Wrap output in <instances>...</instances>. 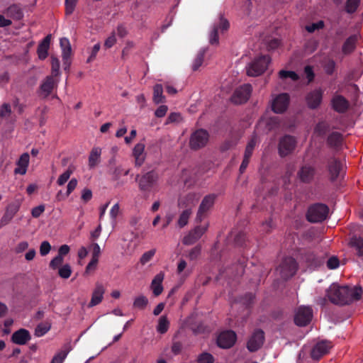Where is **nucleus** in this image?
Segmentation results:
<instances>
[{
  "label": "nucleus",
  "instance_id": "39448f33",
  "mask_svg": "<svg viewBox=\"0 0 363 363\" xmlns=\"http://www.w3.org/2000/svg\"><path fill=\"white\" fill-rule=\"evenodd\" d=\"M296 270L297 264L295 259L291 257H287L277 269V272L283 279H286L292 277L296 273Z\"/></svg>",
  "mask_w": 363,
  "mask_h": 363
},
{
  "label": "nucleus",
  "instance_id": "c756f323",
  "mask_svg": "<svg viewBox=\"0 0 363 363\" xmlns=\"http://www.w3.org/2000/svg\"><path fill=\"white\" fill-rule=\"evenodd\" d=\"M349 246L354 249L356 252V254L359 257L363 256V238L361 237H357L356 235H353L350 238L349 243Z\"/></svg>",
  "mask_w": 363,
  "mask_h": 363
},
{
  "label": "nucleus",
  "instance_id": "49530a36",
  "mask_svg": "<svg viewBox=\"0 0 363 363\" xmlns=\"http://www.w3.org/2000/svg\"><path fill=\"white\" fill-rule=\"evenodd\" d=\"M148 303L147 298L143 295L136 297L133 302V306L139 309H143Z\"/></svg>",
  "mask_w": 363,
  "mask_h": 363
},
{
  "label": "nucleus",
  "instance_id": "a19ab883",
  "mask_svg": "<svg viewBox=\"0 0 363 363\" xmlns=\"http://www.w3.org/2000/svg\"><path fill=\"white\" fill-rule=\"evenodd\" d=\"M191 213L192 211L190 208H186L182 211L178 220V225L180 228H182L187 224Z\"/></svg>",
  "mask_w": 363,
  "mask_h": 363
},
{
  "label": "nucleus",
  "instance_id": "052dcab7",
  "mask_svg": "<svg viewBox=\"0 0 363 363\" xmlns=\"http://www.w3.org/2000/svg\"><path fill=\"white\" fill-rule=\"evenodd\" d=\"M78 0H65L66 14H72L75 9Z\"/></svg>",
  "mask_w": 363,
  "mask_h": 363
},
{
  "label": "nucleus",
  "instance_id": "0eeeda50",
  "mask_svg": "<svg viewBox=\"0 0 363 363\" xmlns=\"http://www.w3.org/2000/svg\"><path fill=\"white\" fill-rule=\"evenodd\" d=\"M313 317V311L309 306H300L294 316V322L297 325L304 326L310 323Z\"/></svg>",
  "mask_w": 363,
  "mask_h": 363
},
{
  "label": "nucleus",
  "instance_id": "13d9d810",
  "mask_svg": "<svg viewBox=\"0 0 363 363\" xmlns=\"http://www.w3.org/2000/svg\"><path fill=\"white\" fill-rule=\"evenodd\" d=\"M51 245L48 241H43L40 245V254L41 256H46L51 250Z\"/></svg>",
  "mask_w": 363,
  "mask_h": 363
},
{
  "label": "nucleus",
  "instance_id": "c9c22d12",
  "mask_svg": "<svg viewBox=\"0 0 363 363\" xmlns=\"http://www.w3.org/2000/svg\"><path fill=\"white\" fill-rule=\"evenodd\" d=\"M279 77L283 82H296L298 79V75L294 71L281 69L279 72Z\"/></svg>",
  "mask_w": 363,
  "mask_h": 363
},
{
  "label": "nucleus",
  "instance_id": "864d4df0",
  "mask_svg": "<svg viewBox=\"0 0 363 363\" xmlns=\"http://www.w3.org/2000/svg\"><path fill=\"white\" fill-rule=\"evenodd\" d=\"M52 75L57 77L60 75V61L55 57H51Z\"/></svg>",
  "mask_w": 363,
  "mask_h": 363
},
{
  "label": "nucleus",
  "instance_id": "680f3d73",
  "mask_svg": "<svg viewBox=\"0 0 363 363\" xmlns=\"http://www.w3.org/2000/svg\"><path fill=\"white\" fill-rule=\"evenodd\" d=\"M50 328V327L49 325L40 324L35 328V335L38 337H41L44 335L45 333H47L49 331Z\"/></svg>",
  "mask_w": 363,
  "mask_h": 363
},
{
  "label": "nucleus",
  "instance_id": "5701e85b",
  "mask_svg": "<svg viewBox=\"0 0 363 363\" xmlns=\"http://www.w3.org/2000/svg\"><path fill=\"white\" fill-rule=\"evenodd\" d=\"M104 293V286L101 284H96L92 292L91 298L89 303V307L91 308L99 304L103 300Z\"/></svg>",
  "mask_w": 363,
  "mask_h": 363
},
{
  "label": "nucleus",
  "instance_id": "9d476101",
  "mask_svg": "<svg viewBox=\"0 0 363 363\" xmlns=\"http://www.w3.org/2000/svg\"><path fill=\"white\" fill-rule=\"evenodd\" d=\"M289 103V96L288 94H280L272 97V108L274 113H281L284 112Z\"/></svg>",
  "mask_w": 363,
  "mask_h": 363
},
{
  "label": "nucleus",
  "instance_id": "79ce46f5",
  "mask_svg": "<svg viewBox=\"0 0 363 363\" xmlns=\"http://www.w3.org/2000/svg\"><path fill=\"white\" fill-rule=\"evenodd\" d=\"M163 88L161 84H156L154 86L153 100L156 104L163 101L164 96L162 95Z\"/></svg>",
  "mask_w": 363,
  "mask_h": 363
},
{
  "label": "nucleus",
  "instance_id": "b1692460",
  "mask_svg": "<svg viewBox=\"0 0 363 363\" xmlns=\"http://www.w3.org/2000/svg\"><path fill=\"white\" fill-rule=\"evenodd\" d=\"M145 145L144 143H137L133 149V156L135 159V164L136 166H141L145 160Z\"/></svg>",
  "mask_w": 363,
  "mask_h": 363
},
{
  "label": "nucleus",
  "instance_id": "423d86ee",
  "mask_svg": "<svg viewBox=\"0 0 363 363\" xmlns=\"http://www.w3.org/2000/svg\"><path fill=\"white\" fill-rule=\"evenodd\" d=\"M208 140L207 131L200 129L194 132L190 138L189 145L191 149H199L205 146Z\"/></svg>",
  "mask_w": 363,
  "mask_h": 363
},
{
  "label": "nucleus",
  "instance_id": "473e14b6",
  "mask_svg": "<svg viewBox=\"0 0 363 363\" xmlns=\"http://www.w3.org/2000/svg\"><path fill=\"white\" fill-rule=\"evenodd\" d=\"M101 148L94 147L92 148L89 157V166L90 168L95 167L100 162Z\"/></svg>",
  "mask_w": 363,
  "mask_h": 363
},
{
  "label": "nucleus",
  "instance_id": "4be33fe9",
  "mask_svg": "<svg viewBox=\"0 0 363 363\" xmlns=\"http://www.w3.org/2000/svg\"><path fill=\"white\" fill-rule=\"evenodd\" d=\"M206 226H198L184 238L183 242L185 245H191L199 239L206 232Z\"/></svg>",
  "mask_w": 363,
  "mask_h": 363
},
{
  "label": "nucleus",
  "instance_id": "7ed1b4c3",
  "mask_svg": "<svg viewBox=\"0 0 363 363\" xmlns=\"http://www.w3.org/2000/svg\"><path fill=\"white\" fill-rule=\"evenodd\" d=\"M329 209L324 204H315L308 211L307 218L310 222L318 223L324 220L328 214Z\"/></svg>",
  "mask_w": 363,
  "mask_h": 363
},
{
  "label": "nucleus",
  "instance_id": "4c0bfd02",
  "mask_svg": "<svg viewBox=\"0 0 363 363\" xmlns=\"http://www.w3.org/2000/svg\"><path fill=\"white\" fill-rule=\"evenodd\" d=\"M70 350V345L69 344L65 345V347L60 352H59L54 356L51 363H62Z\"/></svg>",
  "mask_w": 363,
  "mask_h": 363
},
{
  "label": "nucleus",
  "instance_id": "72a5a7b5",
  "mask_svg": "<svg viewBox=\"0 0 363 363\" xmlns=\"http://www.w3.org/2000/svg\"><path fill=\"white\" fill-rule=\"evenodd\" d=\"M304 259L311 267H316L320 265L323 262L321 256H317L314 253H308L306 255L304 256Z\"/></svg>",
  "mask_w": 363,
  "mask_h": 363
},
{
  "label": "nucleus",
  "instance_id": "4d7b16f0",
  "mask_svg": "<svg viewBox=\"0 0 363 363\" xmlns=\"http://www.w3.org/2000/svg\"><path fill=\"white\" fill-rule=\"evenodd\" d=\"M213 357L207 352L202 353L197 359V363H213Z\"/></svg>",
  "mask_w": 363,
  "mask_h": 363
},
{
  "label": "nucleus",
  "instance_id": "338daca9",
  "mask_svg": "<svg viewBox=\"0 0 363 363\" xmlns=\"http://www.w3.org/2000/svg\"><path fill=\"white\" fill-rule=\"evenodd\" d=\"M90 250L92 251V257L91 258H96V259H99V257L101 255V248H100L99 245L96 242L92 243L90 245Z\"/></svg>",
  "mask_w": 363,
  "mask_h": 363
},
{
  "label": "nucleus",
  "instance_id": "1a4fd4ad",
  "mask_svg": "<svg viewBox=\"0 0 363 363\" xmlns=\"http://www.w3.org/2000/svg\"><path fill=\"white\" fill-rule=\"evenodd\" d=\"M216 198L217 195L215 194H210L203 197L197 212V219L201 220L206 216L207 213L213 208Z\"/></svg>",
  "mask_w": 363,
  "mask_h": 363
},
{
  "label": "nucleus",
  "instance_id": "9b49d317",
  "mask_svg": "<svg viewBox=\"0 0 363 363\" xmlns=\"http://www.w3.org/2000/svg\"><path fill=\"white\" fill-rule=\"evenodd\" d=\"M251 91L252 86L250 84H246L240 86L235 91L231 99L232 101L238 104L246 102L250 98Z\"/></svg>",
  "mask_w": 363,
  "mask_h": 363
},
{
  "label": "nucleus",
  "instance_id": "f03ea898",
  "mask_svg": "<svg viewBox=\"0 0 363 363\" xmlns=\"http://www.w3.org/2000/svg\"><path fill=\"white\" fill-rule=\"evenodd\" d=\"M271 62L269 55H262L255 57L246 67V72L248 76L257 77L263 74L267 69Z\"/></svg>",
  "mask_w": 363,
  "mask_h": 363
},
{
  "label": "nucleus",
  "instance_id": "cd10ccee",
  "mask_svg": "<svg viewBox=\"0 0 363 363\" xmlns=\"http://www.w3.org/2000/svg\"><path fill=\"white\" fill-rule=\"evenodd\" d=\"M11 339L16 344L25 345L30 339V335L28 330L20 329L13 334Z\"/></svg>",
  "mask_w": 363,
  "mask_h": 363
},
{
  "label": "nucleus",
  "instance_id": "09e8293b",
  "mask_svg": "<svg viewBox=\"0 0 363 363\" xmlns=\"http://www.w3.org/2000/svg\"><path fill=\"white\" fill-rule=\"evenodd\" d=\"M360 0H347L346 2V11L347 13H352L356 11L359 5Z\"/></svg>",
  "mask_w": 363,
  "mask_h": 363
},
{
  "label": "nucleus",
  "instance_id": "bb28decb",
  "mask_svg": "<svg viewBox=\"0 0 363 363\" xmlns=\"http://www.w3.org/2000/svg\"><path fill=\"white\" fill-rule=\"evenodd\" d=\"M164 277L163 272L158 273L152 279L150 285V288L152 291L153 294L157 296L163 291L162 281Z\"/></svg>",
  "mask_w": 363,
  "mask_h": 363
},
{
  "label": "nucleus",
  "instance_id": "0e129e2a",
  "mask_svg": "<svg viewBox=\"0 0 363 363\" xmlns=\"http://www.w3.org/2000/svg\"><path fill=\"white\" fill-rule=\"evenodd\" d=\"M323 26H324L323 21H318L317 23H312L311 25L307 26L306 27V29L309 33H313V32H314L316 30H319V29L323 28Z\"/></svg>",
  "mask_w": 363,
  "mask_h": 363
},
{
  "label": "nucleus",
  "instance_id": "2eb2a0df",
  "mask_svg": "<svg viewBox=\"0 0 363 363\" xmlns=\"http://www.w3.org/2000/svg\"><path fill=\"white\" fill-rule=\"evenodd\" d=\"M323 91L320 89H315L309 92L306 96V101L308 108L315 109L318 108L323 99Z\"/></svg>",
  "mask_w": 363,
  "mask_h": 363
},
{
  "label": "nucleus",
  "instance_id": "f257e3e1",
  "mask_svg": "<svg viewBox=\"0 0 363 363\" xmlns=\"http://www.w3.org/2000/svg\"><path fill=\"white\" fill-rule=\"evenodd\" d=\"M362 293L361 287L333 283L326 290V296L331 303L343 306L359 300Z\"/></svg>",
  "mask_w": 363,
  "mask_h": 363
},
{
  "label": "nucleus",
  "instance_id": "e2e57ef3",
  "mask_svg": "<svg viewBox=\"0 0 363 363\" xmlns=\"http://www.w3.org/2000/svg\"><path fill=\"white\" fill-rule=\"evenodd\" d=\"M116 43V32H112L110 35L106 39L104 42V47L106 48H111Z\"/></svg>",
  "mask_w": 363,
  "mask_h": 363
},
{
  "label": "nucleus",
  "instance_id": "6e6d98bb",
  "mask_svg": "<svg viewBox=\"0 0 363 363\" xmlns=\"http://www.w3.org/2000/svg\"><path fill=\"white\" fill-rule=\"evenodd\" d=\"M64 258L57 255L50 261L49 266L52 269L55 270L62 266Z\"/></svg>",
  "mask_w": 363,
  "mask_h": 363
},
{
  "label": "nucleus",
  "instance_id": "393cba45",
  "mask_svg": "<svg viewBox=\"0 0 363 363\" xmlns=\"http://www.w3.org/2000/svg\"><path fill=\"white\" fill-rule=\"evenodd\" d=\"M60 44L62 49V57L64 64L69 65V59L72 55V48L69 40L66 38H62L60 40Z\"/></svg>",
  "mask_w": 363,
  "mask_h": 363
},
{
  "label": "nucleus",
  "instance_id": "f704fd0d",
  "mask_svg": "<svg viewBox=\"0 0 363 363\" xmlns=\"http://www.w3.org/2000/svg\"><path fill=\"white\" fill-rule=\"evenodd\" d=\"M5 13L8 17L14 20H20L23 17L22 10L17 5H12L9 6Z\"/></svg>",
  "mask_w": 363,
  "mask_h": 363
},
{
  "label": "nucleus",
  "instance_id": "58836bf2",
  "mask_svg": "<svg viewBox=\"0 0 363 363\" xmlns=\"http://www.w3.org/2000/svg\"><path fill=\"white\" fill-rule=\"evenodd\" d=\"M74 172L73 167H69L66 171H65L62 174H61L57 181V183L59 186L64 185L69 179L71 174Z\"/></svg>",
  "mask_w": 363,
  "mask_h": 363
},
{
  "label": "nucleus",
  "instance_id": "a878e982",
  "mask_svg": "<svg viewBox=\"0 0 363 363\" xmlns=\"http://www.w3.org/2000/svg\"><path fill=\"white\" fill-rule=\"evenodd\" d=\"M343 168V163L335 158L331 159L328 163V171L333 179L339 176Z\"/></svg>",
  "mask_w": 363,
  "mask_h": 363
},
{
  "label": "nucleus",
  "instance_id": "c85d7f7f",
  "mask_svg": "<svg viewBox=\"0 0 363 363\" xmlns=\"http://www.w3.org/2000/svg\"><path fill=\"white\" fill-rule=\"evenodd\" d=\"M357 42V35H353L347 38L342 47V54L345 55L351 54L355 50Z\"/></svg>",
  "mask_w": 363,
  "mask_h": 363
},
{
  "label": "nucleus",
  "instance_id": "ea45409f",
  "mask_svg": "<svg viewBox=\"0 0 363 363\" xmlns=\"http://www.w3.org/2000/svg\"><path fill=\"white\" fill-rule=\"evenodd\" d=\"M169 322L166 316H161L157 326V331L161 334L165 333L169 328Z\"/></svg>",
  "mask_w": 363,
  "mask_h": 363
},
{
  "label": "nucleus",
  "instance_id": "a211bd4d",
  "mask_svg": "<svg viewBox=\"0 0 363 363\" xmlns=\"http://www.w3.org/2000/svg\"><path fill=\"white\" fill-rule=\"evenodd\" d=\"M333 108L339 113L345 112L350 106V103L346 98L340 94H335L331 100Z\"/></svg>",
  "mask_w": 363,
  "mask_h": 363
},
{
  "label": "nucleus",
  "instance_id": "6ab92c4d",
  "mask_svg": "<svg viewBox=\"0 0 363 363\" xmlns=\"http://www.w3.org/2000/svg\"><path fill=\"white\" fill-rule=\"evenodd\" d=\"M332 347V344L328 341L318 342L311 351V357L313 359H319L322 356L327 354Z\"/></svg>",
  "mask_w": 363,
  "mask_h": 363
},
{
  "label": "nucleus",
  "instance_id": "4468645a",
  "mask_svg": "<svg viewBox=\"0 0 363 363\" xmlns=\"http://www.w3.org/2000/svg\"><path fill=\"white\" fill-rule=\"evenodd\" d=\"M199 195L195 192H190L184 196H180L178 200V206L179 208H190L197 203L199 200Z\"/></svg>",
  "mask_w": 363,
  "mask_h": 363
},
{
  "label": "nucleus",
  "instance_id": "7c9ffc66",
  "mask_svg": "<svg viewBox=\"0 0 363 363\" xmlns=\"http://www.w3.org/2000/svg\"><path fill=\"white\" fill-rule=\"evenodd\" d=\"M279 125V121L277 118H262L258 123V129H262L264 127L267 132L270 131Z\"/></svg>",
  "mask_w": 363,
  "mask_h": 363
},
{
  "label": "nucleus",
  "instance_id": "412c9836",
  "mask_svg": "<svg viewBox=\"0 0 363 363\" xmlns=\"http://www.w3.org/2000/svg\"><path fill=\"white\" fill-rule=\"evenodd\" d=\"M30 156L28 153L25 152L22 154L16 162V167L14 169L15 174L24 175L27 172L29 165Z\"/></svg>",
  "mask_w": 363,
  "mask_h": 363
},
{
  "label": "nucleus",
  "instance_id": "aec40b11",
  "mask_svg": "<svg viewBox=\"0 0 363 363\" xmlns=\"http://www.w3.org/2000/svg\"><path fill=\"white\" fill-rule=\"evenodd\" d=\"M55 77L48 76L45 78L40 86V94L44 97L49 96L52 90L57 86L58 81Z\"/></svg>",
  "mask_w": 363,
  "mask_h": 363
},
{
  "label": "nucleus",
  "instance_id": "20e7f679",
  "mask_svg": "<svg viewBox=\"0 0 363 363\" xmlns=\"http://www.w3.org/2000/svg\"><path fill=\"white\" fill-rule=\"evenodd\" d=\"M229 26L228 21L223 16H220L218 20L213 24L210 32L209 43L211 45H217L218 43V33L227 30Z\"/></svg>",
  "mask_w": 363,
  "mask_h": 363
},
{
  "label": "nucleus",
  "instance_id": "de8ad7c7",
  "mask_svg": "<svg viewBox=\"0 0 363 363\" xmlns=\"http://www.w3.org/2000/svg\"><path fill=\"white\" fill-rule=\"evenodd\" d=\"M336 67V63L333 59H328L323 63V69L328 74H332Z\"/></svg>",
  "mask_w": 363,
  "mask_h": 363
},
{
  "label": "nucleus",
  "instance_id": "e433bc0d",
  "mask_svg": "<svg viewBox=\"0 0 363 363\" xmlns=\"http://www.w3.org/2000/svg\"><path fill=\"white\" fill-rule=\"evenodd\" d=\"M177 272L181 277H187L192 272V267H188L186 261L180 260L177 266Z\"/></svg>",
  "mask_w": 363,
  "mask_h": 363
},
{
  "label": "nucleus",
  "instance_id": "dca6fc26",
  "mask_svg": "<svg viewBox=\"0 0 363 363\" xmlns=\"http://www.w3.org/2000/svg\"><path fill=\"white\" fill-rule=\"evenodd\" d=\"M264 335L262 330H256L250 337L247 342V348L250 351L254 352L259 349L264 343Z\"/></svg>",
  "mask_w": 363,
  "mask_h": 363
},
{
  "label": "nucleus",
  "instance_id": "6e6552de",
  "mask_svg": "<svg viewBox=\"0 0 363 363\" xmlns=\"http://www.w3.org/2000/svg\"><path fill=\"white\" fill-rule=\"evenodd\" d=\"M157 179L158 176L155 172L146 173L138 180L140 190L143 192H150L156 184Z\"/></svg>",
  "mask_w": 363,
  "mask_h": 363
},
{
  "label": "nucleus",
  "instance_id": "c03bdc74",
  "mask_svg": "<svg viewBox=\"0 0 363 363\" xmlns=\"http://www.w3.org/2000/svg\"><path fill=\"white\" fill-rule=\"evenodd\" d=\"M58 269V274L62 279H68L72 274V268L69 264L61 266Z\"/></svg>",
  "mask_w": 363,
  "mask_h": 363
},
{
  "label": "nucleus",
  "instance_id": "bf43d9fd",
  "mask_svg": "<svg viewBox=\"0 0 363 363\" xmlns=\"http://www.w3.org/2000/svg\"><path fill=\"white\" fill-rule=\"evenodd\" d=\"M135 43L132 40H126L124 48L122 50V57H126L129 52L135 48Z\"/></svg>",
  "mask_w": 363,
  "mask_h": 363
},
{
  "label": "nucleus",
  "instance_id": "f8f14e48",
  "mask_svg": "<svg viewBox=\"0 0 363 363\" xmlns=\"http://www.w3.org/2000/svg\"><path fill=\"white\" fill-rule=\"evenodd\" d=\"M296 145V139L290 135L283 137L279 143V153L281 157L289 155Z\"/></svg>",
  "mask_w": 363,
  "mask_h": 363
},
{
  "label": "nucleus",
  "instance_id": "603ef678",
  "mask_svg": "<svg viewBox=\"0 0 363 363\" xmlns=\"http://www.w3.org/2000/svg\"><path fill=\"white\" fill-rule=\"evenodd\" d=\"M156 252V250L155 249L150 250L149 251L145 252L143 254L140 259V262L144 265L146 263H147L149 261L152 259V258L154 257L155 254Z\"/></svg>",
  "mask_w": 363,
  "mask_h": 363
},
{
  "label": "nucleus",
  "instance_id": "3c124183",
  "mask_svg": "<svg viewBox=\"0 0 363 363\" xmlns=\"http://www.w3.org/2000/svg\"><path fill=\"white\" fill-rule=\"evenodd\" d=\"M120 212H121L120 206L118 203L114 204L112 206V208H111L109 215H110L111 219L112 220L113 225L116 224V218H117L118 216L120 214Z\"/></svg>",
  "mask_w": 363,
  "mask_h": 363
},
{
  "label": "nucleus",
  "instance_id": "2f4dec72",
  "mask_svg": "<svg viewBox=\"0 0 363 363\" xmlns=\"http://www.w3.org/2000/svg\"><path fill=\"white\" fill-rule=\"evenodd\" d=\"M50 40H51V35H48L44 38V40L42 41V43L38 45V57L40 60H44L47 57Z\"/></svg>",
  "mask_w": 363,
  "mask_h": 363
},
{
  "label": "nucleus",
  "instance_id": "37998d69",
  "mask_svg": "<svg viewBox=\"0 0 363 363\" xmlns=\"http://www.w3.org/2000/svg\"><path fill=\"white\" fill-rule=\"evenodd\" d=\"M342 140V135L338 133H333L328 137V143L333 147L339 146Z\"/></svg>",
  "mask_w": 363,
  "mask_h": 363
},
{
  "label": "nucleus",
  "instance_id": "8fccbe9b",
  "mask_svg": "<svg viewBox=\"0 0 363 363\" xmlns=\"http://www.w3.org/2000/svg\"><path fill=\"white\" fill-rule=\"evenodd\" d=\"M17 210H18L17 206L9 207L7 209L6 214L2 217L1 223H6L9 222L12 219L13 215L16 213Z\"/></svg>",
  "mask_w": 363,
  "mask_h": 363
},
{
  "label": "nucleus",
  "instance_id": "a18cd8bd",
  "mask_svg": "<svg viewBox=\"0 0 363 363\" xmlns=\"http://www.w3.org/2000/svg\"><path fill=\"white\" fill-rule=\"evenodd\" d=\"M101 48V45L99 43L95 44L93 47L89 48L87 49V52L89 53V57L86 60L87 62H91L94 61Z\"/></svg>",
  "mask_w": 363,
  "mask_h": 363
},
{
  "label": "nucleus",
  "instance_id": "5fc2aeb1",
  "mask_svg": "<svg viewBox=\"0 0 363 363\" xmlns=\"http://www.w3.org/2000/svg\"><path fill=\"white\" fill-rule=\"evenodd\" d=\"M204 53H205V50H202L198 53V55H197L196 57L195 58V60L193 62V65H192V68L194 70H197L200 67V66L202 65Z\"/></svg>",
  "mask_w": 363,
  "mask_h": 363
},
{
  "label": "nucleus",
  "instance_id": "f3484780",
  "mask_svg": "<svg viewBox=\"0 0 363 363\" xmlns=\"http://www.w3.org/2000/svg\"><path fill=\"white\" fill-rule=\"evenodd\" d=\"M315 176V169L310 164L303 165L297 172L298 179L303 183L311 182Z\"/></svg>",
  "mask_w": 363,
  "mask_h": 363
},
{
  "label": "nucleus",
  "instance_id": "69168bd1",
  "mask_svg": "<svg viewBox=\"0 0 363 363\" xmlns=\"http://www.w3.org/2000/svg\"><path fill=\"white\" fill-rule=\"evenodd\" d=\"M340 265L339 259L336 257H331L327 261V267L330 269H337Z\"/></svg>",
  "mask_w": 363,
  "mask_h": 363
},
{
  "label": "nucleus",
  "instance_id": "774afa93",
  "mask_svg": "<svg viewBox=\"0 0 363 363\" xmlns=\"http://www.w3.org/2000/svg\"><path fill=\"white\" fill-rule=\"evenodd\" d=\"M77 180L75 178L72 179L67 184L66 196H68L77 187Z\"/></svg>",
  "mask_w": 363,
  "mask_h": 363
},
{
  "label": "nucleus",
  "instance_id": "ddd939ff",
  "mask_svg": "<svg viewBox=\"0 0 363 363\" xmlns=\"http://www.w3.org/2000/svg\"><path fill=\"white\" fill-rule=\"evenodd\" d=\"M236 340V334L231 330L222 332L217 338L218 345L221 348L232 347Z\"/></svg>",
  "mask_w": 363,
  "mask_h": 363
}]
</instances>
